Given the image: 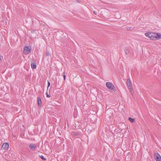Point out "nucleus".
<instances>
[{
  "label": "nucleus",
  "mask_w": 161,
  "mask_h": 161,
  "mask_svg": "<svg viewBox=\"0 0 161 161\" xmlns=\"http://www.w3.org/2000/svg\"><path fill=\"white\" fill-rule=\"evenodd\" d=\"M106 86L110 90H114V91H116V90L115 89V86L112 83L109 82H107L106 83Z\"/></svg>",
  "instance_id": "2"
},
{
  "label": "nucleus",
  "mask_w": 161,
  "mask_h": 161,
  "mask_svg": "<svg viewBox=\"0 0 161 161\" xmlns=\"http://www.w3.org/2000/svg\"><path fill=\"white\" fill-rule=\"evenodd\" d=\"M154 158L156 161H161V157L158 153H154Z\"/></svg>",
  "instance_id": "5"
},
{
  "label": "nucleus",
  "mask_w": 161,
  "mask_h": 161,
  "mask_svg": "<svg viewBox=\"0 0 161 161\" xmlns=\"http://www.w3.org/2000/svg\"><path fill=\"white\" fill-rule=\"evenodd\" d=\"M50 82L49 81H48V83H47V89H48L49 87L50 86Z\"/></svg>",
  "instance_id": "15"
},
{
  "label": "nucleus",
  "mask_w": 161,
  "mask_h": 161,
  "mask_svg": "<svg viewBox=\"0 0 161 161\" xmlns=\"http://www.w3.org/2000/svg\"><path fill=\"white\" fill-rule=\"evenodd\" d=\"M145 36L152 40L161 38V34L152 32H147L145 33Z\"/></svg>",
  "instance_id": "1"
},
{
  "label": "nucleus",
  "mask_w": 161,
  "mask_h": 161,
  "mask_svg": "<svg viewBox=\"0 0 161 161\" xmlns=\"http://www.w3.org/2000/svg\"><path fill=\"white\" fill-rule=\"evenodd\" d=\"M39 157L43 161H46V158H45L43 156L41 155Z\"/></svg>",
  "instance_id": "11"
},
{
  "label": "nucleus",
  "mask_w": 161,
  "mask_h": 161,
  "mask_svg": "<svg viewBox=\"0 0 161 161\" xmlns=\"http://www.w3.org/2000/svg\"><path fill=\"white\" fill-rule=\"evenodd\" d=\"M125 54L126 55L128 54L129 53V51L127 49H126L125 50Z\"/></svg>",
  "instance_id": "14"
},
{
  "label": "nucleus",
  "mask_w": 161,
  "mask_h": 161,
  "mask_svg": "<svg viewBox=\"0 0 161 161\" xmlns=\"http://www.w3.org/2000/svg\"><path fill=\"white\" fill-rule=\"evenodd\" d=\"M24 53L26 54H29L31 52V49L27 46H25L24 49Z\"/></svg>",
  "instance_id": "4"
},
{
  "label": "nucleus",
  "mask_w": 161,
  "mask_h": 161,
  "mask_svg": "<svg viewBox=\"0 0 161 161\" xmlns=\"http://www.w3.org/2000/svg\"><path fill=\"white\" fill-rule=\"evenodd\" d=\"M127 84L130 91L131 92L132 90L131 82L130 78H128L127 80Z\"/></svg>",
  "instance_id": "3"
},
{
  "label": "nucleus",
  "mask_w": 161,
  "mask_h": 161,
  "mask_svg": "<svg viewBox=\"0 0 161 161\" xmlns=\"http://www.w3.org/2000/svg\"><path fill=\"white\" fill-rule=\"evenodd\" d=\"M29 146L31 149H34L36 147V145L34 144H31L29 145Z\"/></svg>",
  "instance_id": "7"
},
{
  "label": "nucleus",
  "mask_w": 161,
  "mask_h": 161,
  "mask_svg": "<svg viewBox=\"0 0 161 161\" xmlns=\"http://www.w3.org/2000/svg\"><path fill=\"white\" fill-rule=\"evenodd\" d=\"M46 95H47V97H50V96L48 94L47 92H46Z\"/></svg>",
  "instance_id": "16"
},
{
  "label": "nucleus",
  "mask_w": 161,
  "mask_h": 161,
  "mask_svg": "<svg viewBox=\"0 0 161 161\" xmlns=\"http://www.w3.org/2000/svg\"><path fill=\"white\" fill-rule=\"evenodd\" d=\"M46 55L47 56H50V54L49 52L47 51L46 53Z\"/></svg>",
  "instance_id": "12"
},
{
  "label": "nucleus",
  "mask_w": 161,
  "mask_h": 161,
  "mask_svg": "<svg viewBox=\"0 0 161 161\" xmlns=\"http://www.w3.org/2000/svg\"><path fill=\"white\" fill-rule=\"evenodd\" d=\"M63 76L64 77V80H65L66 79V76H65V71H64L63 73Z\"/></svg>",
  "instance_id": "13"
},
{
  "label": "nucleus",
  "mask_w": 161,
  "mask_h": 161,
  "mask_svg": "<svg viewBox=\"0 0 161 161\" xmlns=\"http://www.w3.org/2000/svg\"><path fill=\"white\" fill-rule=\"evenodd\" d=\"M128 120L131 123H133L135 121V119H134L132 118L131 117H129Z\"/></svg>",
  "instance_id": "10"
},
{
  "label": "nucleus",
  "mask_w": 161,
  "mask_h": 161,
  "mask_svg": "<svg viewBox=\"0 0 161 161\" xmlns=\"http://www.w3.org/2000/svg\"><path fill=\"white\" fill-rule=\"evenodd\" d=\"M2 60L1 56L0 55V60Z\"/></svg>",
  "instance_id": "18"
},
{
  "label": "nucleus",
  "mask_w": 161,
  "mask_h": 161,
  "mask_svg": "<svg viewBox=\"0 0 161 161\" xmlns=\"http://www.w3.org/2000/svg\"><path fill=\"white\" fill-rule=\"evenodd\" d=\"M9 147V144L8 143H3L2 146V148L5 150H7Z\"/></svg>",
  "instance_id": "6"
},
{
  "label": "nucleus",
  "mask_w": 161,
  "mask_h": 161,
  "mask_svg": "<svg viewBox=\"0 0 161 161\" xmlns=\"http://www.w3.org/2000/svg\"><path fill=\"white\" fill-rule=\"evenodd\" d=\"M31 68L33 69H36V64L33 63H31Z\"/></svg>",
  "instance_id": "9"
},
{
  "label": "nucleus",
  "mask_w": 161,
  "mask_h": 161,
  "mask_svg": "<svg viewBox=\"0 0 161 161\" xmlns=\"http://www.w3.org/2000/svg\"><path fill=\"white\" fill-rule=\"evenodd\" d=\"M93 13L95 14H97V12L95 11H94L93 12Z\"/></svg>",
  "instance_id": "17"
},
{
  "label": "nucleus",
  "mask_w": 161,
  "mask_h": 161,
  "mask_svg": "<svg viewBox=\"0 0 161 161\" xmlns=\"http://www.w3.org/2000/svg\"><path fill=\"white\" fill-rule=\"evenodd\" d=\"M37 102L39 106L41 107L42 105V101L41 98L39 97H38L37 98Z\"/></svg>",
  "instance_id": "8"
}]
</instances>
